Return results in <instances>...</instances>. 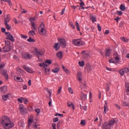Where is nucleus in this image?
Returning <instances> with one entry per match:
<instances>
[{
    "mask_svg": "<svg viewBox=\"0 0 129 129\" xmlns=\"http://www.w3.org/2000/svg\"><path fill=\"white\" fill-rule=\"evenodd\" d=\"M0 123L4 129H11L15 126V124L7 115L3 116L0 119Z\"/></svg>",
    "mask_w": 129,
    "mask_h": 129,
    "instance_id": "nucleus-1",
    "label": "nucleus"
},
{
    "mask_svg": "<svg viewBox=\"0 0 129 129\" xmlns=\"http://www.w3.org/2000/svg\"><path fill=\"white\" fill-rule=\"evenodd\" d=\"M32 54H34L36 56V57H37L38 61L39 62H41V61H42V58H41V57H42V56L44 55V52L39 51L38 49H37V48H34V51H32Z\"/></svg>",
    "mask_w": 129,
    "mask_h": 129,
    "instance_id": "nucleus-2",
    "label": "nucleus"
},
{
    "mask_svg": "<svg viewBox=\"0 0 129 129\" xmlns=\"http://www.w3.org/2000/svg\"><path fill=\"white\" fill-rule=\"evenodd\" d=\"M115 123V119H113L108 122H105L103 125V128H106V127H110V126H113V124Z\"/></svg>",
    "mask_w": 129,
    "mask_h": 129,
    "instance_id": "nucleus-3",
    "label": "nucleus"
},
{
    "mask_svg": "<svg viewBox=\"0 0 129 129\" xmlns=\"http://www.w3.org/2000/svg\"><path fill=\"white\" fill-rule=\"evenodd\" d=\"M4 51L6 53L11 51V42L9 41H5V46L3 48Z\"/></svg>",
    "mask_w": 129,
    "mask_h": 129,
    "instance_id": "nucleus-4",
    "label": "nucleus"
},
{
    "mask_svg": "<svg viewBox=\"0 0 129 129\" xmlns=\"http://www.w3.org/2000/svg\"><path fill=\"white\" fill-rule=\"evenodd\" d=\"M73 44H74L75 46L80 47V46H83V45H85V43L83 42V41H81L80 39H74L73 41Z\"/></svg>",
    "mask_w": 129,
    "mask_h": 129,
    "instance_id": "nucleus-5",
    "label": "nucleus"
},
{
    "mask_svg": "<svg viewBox=\"0 0 129 129\" xmlns=\"http://www.w3.org/2000/svg\"><path fill=\"white\" fill-rule=\"evenodd\" d=\"M5 67L4 64H0V71H1L2 74L5 77L6 80L9 79V75L7 73V71L3 70V69Z\"/></svg>",
    "mask_w": 129,
    "mask_h": 129,
    "instance_id": "nucleus-6",
    "label": "nucleus"
},
{
    "mask_svg": "<svg viewBox=\"0 0 129 129\" xmlns=\"http://www.w3.org/2000/svg\"><path fill=\"white\" fill-rule=\"evenodd\" d=\"M38 32L40 35H45L46 33V29H45V25L42 23L38 28Z\"/></svg>",
    "mask_w": 129,
    "mask_h": 129,
    "instance_id": "nucleus-7",
    "label": "nucleus"
},
{
    "mask_svg": "<svg viewBox=\"0 0 129 129\" xmlns=\"http://www.w3.org/2000/svg\"><path fill=\"white\" fill-rule=\"evenodd\" d=\"M57 40L60 47H62V48H66L67 44L66 40H65V39L63 38H58Z\"/></svg>",
    "mask_w": 129,
    "mask_h": 129,
    "instance_id": "nucleus-8",
    "label": "nucleus"
},
{
    "mask_svg": "<svg viewBox=\"0 0 129 129\" xmlns=\"http://www.w3.org/2000/svg\"><path fill=\"white\" fill-rule=\"evenodd\" d=\"M19 109L20 110L21 113L23 114V115H26L28 112L27 108L24 107V105H23L22 104L19 105Z\"/></svg>",
    "mask_w": 129,
    "mask_h": 129,
    "instance_id": "nucleus-9",
    "label": "nucleus"
},
{
    "mask_svg": "<svg viewBox=\"0 0 129 129\" xmlns=\"http://www.w3.org/2000/svg\"><path fill=\"white\" fill-rule=\"evenodd\" d=\"M128 72V69L126 68H124L122 69L121 70L119 71V73L121 76H123L125 73H127Z\"/></svg>",
    "mask_w": 129,
    "mask_h": 129,
    "instance_id": "nucleus-10",
    "label": "nucleus"
},
{
    "mask_svg": "<svg viewBox=\"0 0 129 129\" xmlns=\"http://www.w3.org/2000/svg\"><path fill=\"white\" fill-rule=\"evenodd\" d=\"M7 34V38L6 39L7 40H10V41H11L12 42H15V38H14V36L11 34V33L8 32L6 33Z\"/></svg>",
    "mask_w": 129,
    "mask_h": 129,
    "instance_id": "nucleus-11",
    "label": "nucleus"
},
{
    "mask_svg": "<svg viewBox=\"0 0 129 129\" xmlns=\"http://www.w3.org/2000/svg\"><path fill=\"white\" fill-rule=\"evenodd\" d=\"M23 59H31L32 55L30 53L26 52L22 55Z\"/></svg>",
    "mask_w": 129,
    "mask_h": 129,
    "instance_id": "nucleus-12",
    "label": "nucleus"
},
{
    "mask_svg": "<svg viewBox=\"0 0 129 129\" xmlns=\"http://www.w3.org/2000/svg\"><path fill=\"white\" fill-rule=\"evenodd\" d=\"M90 19L91 21H92V23H95V22H96V16L94 14H90Z\"/></svg>",
    "mask_w": 129,
    "mask_h": 129,
    "instance_id": "nucleus-13",
    "label": "nucleus"
},
{
    "mask_svg": "<svg viewBox=\"0 0 129 129\" xmlns=\"http://www.w3.org/2000/svg\"><path fill=\"white\" fill-rule=\"evenodd\" d=\"M108 111V107H107V102L105 101V104L104 105V111L103 112V114H106V112Z\"/></svg>",
    "mask_w": 129,
    "mask_h": 129,
    "instance_id": "nucleus-14",
    "label": "nucleus"
},
{
    "mask_svg": "<svg viewBox=\"0 0 129 129\" xmlns=\"http://www.w3.org/2000/svg\"><path fill=\"white\" fill-rule=\"evenodd\" d=\"M1 91L2 93H7L8 92V87L4 86L1 88Z\"/></svg>",
    "mask_w": 129,
    "mask_h": 129,
    "instance_id": "nucleus-15",
    "label": "nucleus"
},
{
    "mask_svg": "<svg viewBox=\"0 0 129 129\" xmlns=\"http://www.w3.org/2000/svg\"><path fill=\"white\" fill-rule=\"evenodd\" d=\"M120 56L118 55V54L117 53L115 52L113 54V58H114L116 62H118L120 59L119 58Z\"/></svg>",
    "mask_w": 129,
    "mask_h": 129,
    "instance_id": "nucleus-16",
    "label": "nucleus"
},
{
    "mask_svg": "<svg viewBox=\"0 0 129 129\" xmlns=\"http://www.w3.org/2000/svg\"><path fill=\"white\" fill-rule=\"evenodd\" d=\"M78 80L79 82H82V73L81 72H78L77 74Z\"/></svg>",
    "mask_w": 129,
    "mask_h": 129,
    "instance_id": "nucleus-17",
    "label": "nucleus"
},
{
    "mask_svg": "<svg viewBox=\"0 0 129 129\" xmlns=\"http://www.w3.org/2000/svg\"><path fill=\"white\" fill-rule=\"evenodd\" d=\"M23 68L27 72H28V73H33V71L30 69V68L27 67V66H23Z\"/></svg>",
    "mask_w": 129,
    "mask_h": 129,
    "instance_id": "nucleus-18",
    "label": "nucleus"
},
{
    "mask_svg": "<svg viewBox=\"0 0 129 129\" xmlns=\"http://www.w3.org/2000/svg\"><path fill=\"white\" fill-rule=\"evenodd\" d=\"M14 80H15V81H18V82H23V78L17 76L14 77Z\"/></svg>",
    "mask_w": 129,
    "mask_h": 129,
    "instance_id": "nucleus-19",
    "label": "nucleus"
},
{
    "mask_svg": "<svg viewBox=\"0 0 129 129\" xmlns=\"http://www.w3.org/2000/svg\"><path fill=\"white\" fill-rule=\"evenodd\" d=\"M4 23H9L10 21H11L10 16V15H7L4 18Z\"/></svg>",
    "mask_w": 129,
    "mask_h": 129,
    "instance_id": "nucleus-20",
    "label": "nucleus"
},
{
    "mask_svg": "<svg viewBox=\"0 0 129 129\" xmlns=\"http://www.w3.org/2000/svg\"><path fill=\"white\" fill-rule=\"evenodd\" d=\"M31 29L33 31H37V24L35 22L31 23Z\"/></svg>",
    "mask_w": 129,
    "mask_h": 129,
    "instance_id": "nucleus-21",
    "label": "nucleus"
},
{
    "mask_svg": "<svg viewBox=\"0 0 129 129\" xmlns=\"http://www.w3.org/2000/svg\"><path fill=\"white\" fill-rule=\"evenodd\" d=\"M68 106H69V107L73 108V110H74V108H75V106H74L73 103L70 101H68Z\"/></svg>",
    "mask_w": 129,
    "mask_h": 129,
    "instance_id": "nucleus-22",
    "label": "nucleus"
},
{
    "mask_svg": "<svg viewBox=\"0 0 129 129\" xmlns=\"http://www.w3.org/2000/svg\"><path fill=\"white\" fill-rule=\"evenodd\" d=\"M105 55L107 57H108L110 55V53H111V50L110 49H107L105 50Z\"/></svg>",
    "mask_w": 129,
    "mask_h": 129,
    "instance_id": "nucleus-23",
    "label": "nucleus"
},
{
    "mask_svg": "<svg viewBox=\"0 0 129 129\" xmlns=\"http://www.w3.org/2000/svg\"><path fill=\"white\" fill-rule=\"evenodd\" d=\"M53 48L55 49V51H58L59 48H60V46H59V43H55Z\"/></svg>",
    "mask_w": 129,
    "mask_h": 129,
    "instance_id": "nucleus-24",
    "label": "nucleus"
},
{
    "mask_svg": "<svg viewBox=\"0 0 129 129\" xmlns=\"http://www.w3.org/2000/svg\"><path fill=\"white\" fill-rule=\"evenodd\" d=\"M81 98L82 100H86V99L87 98V96H86V95H85L84 93H82Z\"/></svg>",
    "mask_w": 129,
    "mask_h": 129,
    "instance_id": "nucleus-25",
    "label": "nucleus"
},
{
    "mask_svg": "<svg viewBox=\"0 0 129 129\" xmlns=\"http://www.w3.org/2000/svg\"><path fill=\"white\" fill-rule=\"evenodd\" d=\"M9 94H7V95L2 96L3 100H4V101L8 100V98H9Z\"/></svg>",
    "mask_w": 129,
    "mask_h": 129,
    "instance_id": "nucleus-26",
    "label": "nucleus"
},
{
    "mask_svg": "<svg viewBox=\"0 0 129 129\" xmlns=\"http://www.w3.org/2000/svg\"><path fill=\"white\" fill-rule=\"evenodd\" d=\"M126 92L127 93V95H129V84H126Z\"/></svg>",
    "mask_w": 129,
    "mask_h": 129,
    "instance_id": "nucleus-27",
    "label": "nucleus"
},
{
    "mask_svg": "<svg viewBox=\"0 0 129 129\" xmlns=\"http://www.w3.org/2000/svg\"><path fill=\"white\" fill-rule=\"evenodd\" d=\"M45 73L46 75H50V69L45 68Z\"/></svg>",
    "mask_w": 129,
    "mask_h": 129,
    "instance_id": "nucleus-28",
    "label": "nucleus"
},
{
    "mask_svg": "<svg viewBox=\"0 0 129 129\" xmlns=\"http://www.w3.org/2000/svg\"><path fill=\"white\" fill-rule=\"evenodd\" d=\"M4 24L5 25V28L7 30H11V28H12V27H11L10 25H9V24H8V23H4Z\"/></svg>",
    "mask_w": 129,
    "mask_h": 129,
    "instance_id": "nucleus-29",
    "label": "nucleus"
},
{
    "mask_svg": "<svg viewBox=\"0 0 129 129\" xmlns=\"http://www.w3.org/2000/svg\"><path fill=\"white\" fill-rule=\"evenodd\" d=\"M36 18H37V17L34 16L33 17H31L29 18V21H30V22H31V24H32V23H35L34 22V21H35V20H36Z\"/></svg>",
    "mask_w": 129,
    "mask_h": 129,
    "instance_id": "nucleus-30",
    "label": "nucleus"
},
{
    "mask_svg": "<svg viewBox=\"0 0 129 129\" xmlns=\"http://www.w3.org/2000/svg\"><path fill=\"white\" fill-rule=\"evenodd\" d=\"M59 70H60V69H59V68H55L52 70V72L53 73H58V72H59Z\"/></svg>",
    "mask_w": 129,
    "mask_h": 129,
    "instance_id": "nucleus-31",
    "label": "nucleus"
},
{
    "mask_svg": "<svg viewBox=\"0 0 129 129\" xmlns=\"http://www.w3.org/2000/svg\"><path fill=\"white\" fill-rule=\"evenodd\" d=\"M33 123V119H28V127H30L31 126V125Z\"/></svg>",
    "mask_w": 129,
    "mask_h": 129,
    "instance_id": "nucleus-32",
    "label": "nucleus"
},
{
    "mask_svg": "<svg viewBox=\"0 0 129 129\" xmlns=\"http://www.w3.org/2000/svg\"><path fill=\"white\" fill-rule=\"evenodd\" d=\"M76 27L77 31H80V26H79V23H78L77 21L76 22Z\"/></svg>",
    "mask_w": 129,
    "mask_h": 129,
    "instance_id": "nucleus-33",
    "label": "nucleus"
},
{
    "mask_svg": "<svg viewBox=\"0 0 129 129\" xmlns=\"http://www.w3.org/2000/svg\"><path fill=\"white\" fill-rule=\"evenodd\" d=\"M121 39L123 42H125V43H127L128 42V39L125 37H121Z\"/></svg>",
    "mask_w": 129,
    "mask_h": 129,
    "instance_id": "nucleus-34",
    "label": "nucleus"
},
{
    "mask_svg": "<svg viewBox=\"0 0 129 129\" xmlns=\"http://www.w3.org/2000/svg\"><path fill=\"white\" fill-rule=\"evenodd\" d=\"M39 66L40 67H44V68H45V67H47V66H48V64L45 63V62H43L42 63H39Z\"/></svg>",
    "mask_w": 129,
    "mask_h": 129,
    "instance_id": "nucleus-35",
    "label": "nucleus"
},
{
    "mask_svg": "<svg viewBox=\"0 0 129 129\" xmlns=\"http://www.w3.org/2000/svg\"><path fill=\"white\" fill-rule=\"evenodd\" d=\"M34 31V30H30L28 33L29 35H30V36H34V35L36 34Z\"/></svg>",
    "mask_w": 129,
    "mask_h": 129,
    "instance_id": "nucleus-36",
    "label": "nucleus"
},
{
    "mask_svg": "<svg viewBox=\"0 0 129 129\" xmlns=\"http://www.w3.org/2000/svg\"><path fill=\"white\" fill-rule=\"evenodd\" d=\"M56 55L57 57H58L59 58H62V56H63L62 55V52L60 51V52H58L56 54Z\"/></svg>",
    "mask_w": 129,
    "mask_h": 129,
    "instance_id": "nucleus-37",
    "label": "nucleus"
},
{
    "mask_svg": "<svg viewBox=\"0 0 129 129\" xmlns=\"http://www.w3.org/2000/svg\"><path fill=\"white\" fill-rule=\"evenodd\" d=\"M123 106H126L129 107V103L127 102H123L122 103Z\"/></svg>",
    "mask_w": 129,
    "mask_h": 129,
    "instance_id": "nucleus-38",
    "label": "nucleus"
},
{
    "mask_svg": "<svg viewBox=\"0 0 129 129\" xmlns=\"http://www.w3.org/2000/svg\"><path fill=\"white\" fill-rule=\"evenodd\" d=\"M120 10H121V11H125V6H124L123 5H121L120 6Z\"/></svg>",
    "mask_w": 129,
    "mask_h": 129,
    "instance_id": "nucleus-39",
    "label": "nucleus"
},
{
    "mask_svg": "<svg viewBox=\"0 0 129 129\" xmlns=\"http://www.w3.org/2000/svg\"><path fill=\"white\" fill-rule=\"evenodd\" d=\"M27 41L28 42H32V43H34V42H35V39L31 38V37H29V39H27Z\"/></svg>",
    "mask_w": 129,
    "mask_h": 129,
    "instance_id": "nucleus-40",
    "label": "nucleus"
},
{
    "mask_svg": "<svg viewBox=\"0 0 129 129\" xmlns=\"http://www.w3.org/2000/svg\"><path fill=\"white\" fill-rule=\"evenodd\" d=\"M21 13L22 14H27V13H28V10H25V9H22V8H21Z\"/></svg>",
    "mask_w": 129,
    "mask_h": 129,
    "instance_id": "nucleus-41",
    "label": "nucleus"
},
{
    "mask_svg": "<svg viewBox=\"0 0 129 129\" xmlns=\"http://www.w3.org/2000/svg\"><path fill=\"white\" fill-rule=\"evenodd\" d=\"M45 63H46V64H51V63H52V60H49V59H46V60H45Z\"/></svg>",
    "mask_w": 129,
    "mask_h": 129,
    "instance_id": "nucleus-42",
    "label": "nucleus"
},
{
    "mask_svg": "<svg viewBox=\"0 0 129 129\" xmlns=\"http://www.w3.org/2000/svg\"><path fill=\"white\" fill-rule=\"evenodd\" d=\"M23 100H24L23 97H21V98L18 99V101H19L20 103H23Z\"/></svg>",
    "mask_w": 129,
    "mask_h": 129,
    "instance_id": "nucleus-43",
    "label": "nucleus"
},
{
    "mask_svg": "<svg viewBox=\"0 0 129 129\" xmlns=\"http://www.w3.org/2000/svg\"><path fill=\"white\" fill-rule=\"evenodd\" d=\"M85 64V62L84 61H79V65L81 67H83Z\"/></svg>",
    "mask_w": 129,
    "mask_h": 129,
    "instance_id": "nucleus-44",
    "label": "nucleus"
},
{
    "mask_svg": "<svg viewBox=\"0 0 129 129\" xmlns=\"http://www.w3.org/2000/svg\"><path fill=\"white\" fill-rule=\"evenodd\" d=\"M61 92H62V87H59V88L58 89V91H57V94H60V93H61Z\"/></svg>",
    "mask_w": 129,
    "mask_h": 129,
    "instance_id": "nucleus-45",
    "label": "nucleus"
},
{
    "mask_svg": "<svg viewBox=\"0 0 129 129\" xmlns=\"http://www.w3.org/2000/svg\"><path fill=\"white\" fill-rule=\"evenodd\" d=\"M81 124H82V125H85V124H86V122L85 121V120H82L81 121Z\"/></svg>",
    "mask_w": 129,
    "mask_h": 129,
    "instance_id": "nucleus-46",
    "label": "nucleus"
},
{
    "mask_svg": "<svg viewBox=\"0 0 129 129\" xmlns=\"http://www.w3.org/2000/svg\"><path fill=\"white\" fill-rule=\"evenodd\" d=\"M68 91L70 93H71V94H73V90H72V88H71V87H69L68 88Z\"/></svg>",
    "mask_w": 129,
    "mask_h": 129,
    "instance_id": "nucleus-47",
    "label": "nucleus"
},
{
    "mask_svg": "<svg viewBox=\"0 0 129 129\" xmlns=\"http://www.w3.org/2000/svg\"><path fill=\"white\" fill-rule=\"evenodd\" d=\"M35 112H36L37 114H39L41 111V110L40 109H35Z\"/></svg>",
    "mask_w": 129,
    "mask_h": 129,
    "instance_id": "nucleus-48",
    "label": "nucleus"
},
{
    "mask_svg": "<svg viewBox=\"0 0 129 129\" xmlns=\"http://www.w3.org/2000/svg\"><path fill=\"white\" fill-rule=\"evenodd\" d=\"M55 116H61V117H63V114H60L58 113H56L55 114Z\"/></svg>",
    "mask_w": 129,
    "mask_h": 129,
    "instance_id": "nucleus-49",
    "label": "nucleus"
},
{
    "mask_svg": "<svg viewBox=\"0 0 129 129\" xmlns=\"http://www.w3.org/2000/svg\"><path fill=\"white\" fill-rule=\"evenodd\" d=\"M23 101L25 104H27V103H28V99H27L26 98H23Z\"/></svg>",
    "mask_w": 129,
    "mask_h": 129,
    "instance_id": "nucleus-50",
    "label": "nucleus"
},
{
    "mask_svg": "<svg viewBox=\"0 0 129 129\" xmlns=\"http://www.w3.org/2000/svg\"><path fill=\"white\" fill-rule=\"evenodd\" d=\"M117 15H119L120 16H121V15H122V12L120 11H118L116 12Z\"/></svg>",
    "mask_w": 129,
    "mask_h": 129,
    "instance_id": "nucleus-51",
    "label": "nucleus"
},
{
    "mask_svg": "<svg viewBox=\"0 0 129 129\" xmlns=\"http://www.w3.org/2000/svg\"><path fill=\"white\" fill-rule=\"evenodd\" d=\"M58 120H59V119H58V117H55V118H53V122H57V121H58Z\"/></svg>",
    "mask_w": 129,
    "mask_h": 129,
    "instance_id": "nucleus-52",
    "label": "nucleus"
},
{
    "mask_svg": "<svg viewBox=\"0 0 129 129\" xmlns=\"http://www.w3.org/2000/svg\"><path fill=\"white\" fill-rule=\"evenodd\" d=\"M106 69L107 71H114V70L107 67H106Z\"/></svg>",
    "mask_w": 129,
    "mask_h": 129,
    "instance_id": "nucleus-53",
    "label": "nucleus"
},
{
    "mask_svg": "<svg viewBox=\"0 0 129 129\" xmlns=\"http://www.w3.org/2000/svg\"><path fill=\"white\" fill-rule=\"evenodd\" d=\"M7 3H8L10 7H12L13 4H12V2L11 1H7Z\"/></svg>",
    "mask_w": 129,
    "mask_h": 129,
    "instance_id": "nucleus-54",
    "label": "nucleus"
},
{
    "mask_svg": "<svg viewBox=\"0 0 129 129\" xmlns=\"http://www.w3.org/2000/svg\"><path fill=\"white\" fill-rule=\"evenodd\" d=\"M87 70H88V72L91 71V67H90V66H88V67H87Z\"/></svg>",
    "mask_w": 129,
    "mask_h": 129,
    "instance_id": "nucleus-55",
    "label": "nucleus"
},
{
    "mask_svg": "<svg viewBox=\"0 0 129 129\" xmlns=\"http://www.w3.org/2000/svg\"><path fill=\"white\" fill-rule=\"evenodd\" d=\"M118 20H120V18L117 17L116 18L114 19V20L116 21V22L118 23Z\"/></svg>",
    "mask_w": 129,
    "mask_h": 129,
    "instance_id": "nucleus-56",
    "label": "nucleus"
},
{
    "mask_svg": "<svg viewBox=\"0 0 129 129\" xmlns=\"http://www.w3.org/2000/svg\"><path fill=\"white\" fill-rule=\"evenodd\" d=\"M17 71L18 72H19V73H22V72H23V71L22 70V69H17Z\"/></svg>",
    "mask_w": 129,
    "mask_h": 129,
    "instance_id": "nucleus-57",
    "label": "nucleus"
},
{
    "mask_svg": "<svg viewBox=\"0 0 129 129\" xmlns=\"http://www.w3.org/2000/svg\"><path fill=\"white\" fill-rule=\"evenodd\" d=\"M97 27L99 31H101V27L100 26V25H99V24H97Z\"/></svg>",
    "mask_w": 129,
    "mask_h": 129,
    "instance_id": "nucleus-58",
    "label": "nucleus"
},
{
    "mask_svg": "<svg viewBox=\"0 0 129 129\" xmlns=\"http://www.w3.org/2000/svg\"><path fill=\"white\" fill-rule=\"evenodd\" d=\"M83 108L84 110H85V111H86V110H87V106H83Z\"/></svg>",
    "mask_w": 129,
    "mask_h": 129,
    "instance_id": "nucleus-59",
    "label": "nucleus"
},
{
    "mask_svg": "<svg viewBox=\"0 0 129 129\" xmlns=\"http://www.w3.org/2000/svg\"><path fill=\"white\" fill-rule=\"evenodd\" d=\"M52 126L53 127V129H56V124L55 123H52Z\"/></svg>",
    "mask_w": 129,
    "mask_h": 129,
    "instance_id": "nucleus-60",
    "label": "nucleus"
},
{
    "mask_svg": "<svg viewBox=\"0 0 129 129\" xmlns=\"http://www.w3.org/2000/svg\"><path fill=\"white\" fill-rule=\"evenodd\" d=\"M115 106L117 107V109H120V106L117 105V104H115Z\"/></svg>",
    "mask_w": 129,
    "mask_h": 129,
    "instance_id": "nucleus-61",
    "label": "nucleus"
},
{
    "mask_svg": "<svg viewBox=\"0 0 129 129\" xmlns=\"http://www.w3.org/2000/svg\"><path fill=\"white\" fill-rule=\"evenodd\" d=\"M65 12V9H62V10H61V13H60V14L61 15H64V13Z\"/></svg>",
    "mask_w": 129,
    "mask_h": 129,
    "instance_id": "nucleus-62",
    "label": "nucleus"
},
{
    "mask_svg": "<svg viewBox=\"0 0 129 129\" xmlns=\"http://www.w3.org/2000/svg\"><path fill=\"white\" fill-rule=\"evenodd\" d=\"M85 6V4H84V3L81 2L80 3V7H84Z\"/></svg>",
    "mask_w": 129,
    "mask_h": 129,
    "instance_id": "nucleus-63",
    "label": "nucleus"
},
{
    "mask_svg": "<svg viewBox=\"0 0 129 129\" xmlns=\"http://www.w3.org/2000/svg\"><path fill=\"white\" fill-rule=\"evenodd\" d=\"M109 63H114V61H113V59H112V58L110 59Z\"/></svg>",
    "mask_w": 129,
    "mask_h": 129,
    "instance_id": "nucleus-64",
    "label": "nucleus"
}]
</instances>
